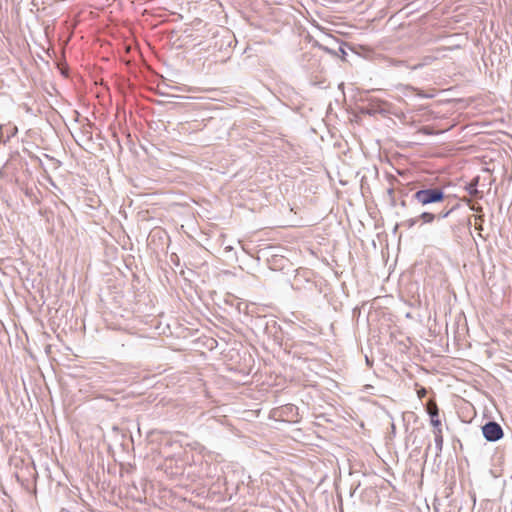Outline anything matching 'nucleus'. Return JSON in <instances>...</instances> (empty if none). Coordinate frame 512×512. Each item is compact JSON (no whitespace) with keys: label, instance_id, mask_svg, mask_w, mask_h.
<instances>
[{"label":"nucleus","instance_id":"nucleus-9","mask_svg":"<svg viewBox=\"0 0 512 512\" xmlns=\"http://www.w3.org/2000/svg\"><path fill=\"white\" fill-rule=\"evenodd\" d=\"M418 395L420 398L424 397L426 395V390L422 388L420 391H418Z\"/></svg>","mask_w":512,"mask_h":512},{"label":"nucleus","instance_id":"nucleus-3","mask_svg":"<svg viewBox=\"0 0 512 512\" xmlns=\"http://www.w3.org/2000/svg\"><path fill=\"white\" fill-rule=\"evenodd\" d=\"M434 433V441H435V447H436V455H439L442 451L443 447V436L441 428L435 429L433 431Z\"/></svg>","mask_w":512,"mask_h":512},{"label":"nucleus","instance_id":"nucleus-12","mask_svg":"<svg viewBox=\"0 0 512 512\" xmlns=\"http://www.w3.org/2000/svg\"><path fill=\"white\" fill-rule=\"evenodd\" d=\"M473 192H474V193H476V192H477V189H476V188L471 189L470 194H473Z\"/></svg>","mask_w":512,"mask_h":512},{"label":"nucleus","instance_id":"nucleus-6","mask_svg":"<svg viewBox=\"0 0 512 512\" xmlns=\"http://www.w3.org/2000/svg\"><path fill=\"white\" fill-rule=\"evenodd\" d=\"M429 414H430L431 418L438 417V408L436 405H434L433 408L429 409Z\"/></svg>","mask_w":512,"mask_h":512},{"label":"nucleus","instance_id":"nucleus-10","mask_svg":"<svg viewBox=\"0 0 512 512\" xmlns=\"http://www.w3.org/2000/svg\"><path fill=\"white\" fill-rule=\"evenodd\" d=\"M449 213H450V211H448V212H446V213H442V214L440 215V217H442V218H446V217L449 215Z\"/></svg>","mask_w":512,"mask_h":512},{"label":"nucleus","instance_id":"nucleus-5","mask_svg":"<svg viewBox=\"0 0 512 512\" xmlns=\"http://www.w3.org/2000/svg\"><path fill=\"white\" fill-rule=\"evenodd\" d=\"M435 59H436V58H435V57H433V56H426V57H424V58H423L422 63H420V64L416 65L414 68L422 67V66H424V65H429V64H431Z\"/></svg>","mask_w":512,"mask_h":512},{"label":"nucleus","instance_id":"nucleus-8","mask_svg":"<svg viewBox=\"0 0 512 512\" xmlns=\"http://www.w3.org/2000/svg\"><path fill=\"white\" fill-rule=\"evenodd\" d=\"M416 222H417V219H410L407 221L409 227H412L413 225H415Z\"/></svg>","mask_w":512,"mask_h":512},{"label":"nucleus","instance_id":"nucleus-1","mask_svg":"<svg viewBox=\"0 0 512 512\" xmlns=\"http://www.w3.org/2000/svg\"><path fill=\"white\" fill-rule=\"evenodd\" d=\"M413 198L422 205L441 202L444 199V192L439 188H429L417 191Z\"/></svg>","mask_w":512,"mask_h":512},{"label":"nucleus","instance_id":"nucleus-7","mask_svg":"<svg viewBox=\"0 0 512 512\" xmlns=\"http://www.w3.org/2000/svg\"><path fill=\"white\" fill-rule=\"evenodd\" d=\"M431 424L436 428H440L441 422L437 417L431 418Z\"/></svg>","mask_w":512,"mask_h":512},{"label":"nucleus","instance_id":"nucleus-4","mask_svg":"<svg viewBox=\"0 0 512 512\" xmlns=\"http://www.w3.org/2000/svg\"><path fill=\"white\" fill-rule=\"evenodd\" d=\"M419 218L422 219L424 223H431L435 219V215L429 212H423L420 214Z\"/></svg>","mask_w":512,"mask_h":512},{"label":"nucleus","instance_id":"nucleus-11","mask_svg":"<svg viewBox=\"0 0 512 512\" xmlns=\"http://www.w3.org/2000/svg\"><path fill=\"white\" fill-rule=\"evenodd\" d=\"M473 192H474V193H476V192H477V189H476V188L471 189L470 194H473Z\"/></svg>","mask_w":512,"mask_h":512},{"label":"nucleus","instance_id":"nucleus-13","mask_svg":"<svg viewBox=\"0 0 512 512\" xmlns=\"http://www.w3.org/2000/svg\"><path fill=\"white\" fill-rule=\"evenodd\" d=\"M473 192H474V193H476V192H477V189H476V188L471 189L470 194H473Z\"/></svg>","mask_w":512,"mask_h":512},{"label":"nucleus","instance_id":"nucleus-2","mask_svg":"<svg viewBox=\"0 0 512 512\" xmlns=\"http://www.w3.org/2000/svg\"><path fill=\"white\" fill-rule=\"evenodd\" d=\"M482 432H483L484 438L489 442L498 441L504 435L502 427L497 422H494V421H490V422L486 423L482 427Z\"/></svg>","mask_w":512,"mask_h":512},{"label":"nucleus","instance_id":"nucleus-14","mask_svg":"<svg viewBox=\"0 0 512 512\" xmlns=\"http://www.w3.org/2000/svg\"><path fill=\"white\" fill-rule=\"evenodd\" d=\"M472 210L478 211V210H481V208L480 207L479 208L472 207Z\"/></svg>","mask_w":512,"mask_h":512}]
</instances>
